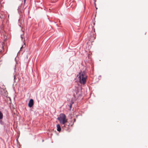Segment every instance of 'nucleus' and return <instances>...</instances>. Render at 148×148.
Here are the masks:
<instances>
[{
	"label": "nucleus",
	"instance_id": "obj_1",
	"mask_svg": "<svg viewBox=\"0 0 148 148\" xmlns=\"http://www.w3.org/2000/svg\"><path fill=\"white\" fill-rule=\"evenodd\" d=\"M77 76V77L79 76L78 78L80 83L83 85L85 84L88 77L86 71H84L83 72H79Z\"/></svg>",
	"mask_w": 148,
	"mask_h": 148
},
{
	"label": "nucleus",
	"instance_id": "obj_2",
	"mask_svg": "<svg viewBox=\"0 0 148 148\" xmlns=\"http://www.w3.org/2000/svg\"><path fill=\"white\" fill-rule=\"evenodd\" d=\"M58 119L60 123L63 125H64V126L65 123L67 121V120L66 119V116L64 114H60Z\"/></svg>",
	"mask_w": 148,
	"mask_h": 148
},
{
	"label": "nucleus",
	"instance_id": "obj_3",
	"mask_svg": "<svg viewBox=\"0 0 148 148\" xmlns=\"http://www.w3.org/2000/svg\"><path fill=\"white\" fill-rule=\"evenodd\" d=\"M34 104V100L33 99H31L29 100V103L28 106L29 107H31Z\"/></svg>",
	"mask_w": 148,
	"mask_h": 148
},
{
	"label": "nucleus",
	"instance_id": "obj_4",
	"mask_svg": "<svg viewBox=\"0 0 148 148\" xmlns=\"http://www.w3.org/2000/svg\"><path fill=\"white\" fill-rule=\"evenodd\" d=\"M3 113L0 111V123L1 124H3V122L2 121V119H3Z\"/></svg>",
	"mask_w": 148,
	"mask_h": 148
},
{
	"label": "nucleus",
	"instance_id": "obj_5",
	"mask_svg": "<svg viewBox=\"0 0 148 148\" xmlns=\"http://www.w3.org/2000/svg\"><path fill=\"white\" fill-rule=\"evenodd\" d=\"M57 130L59 132H60L61 130V127L58 124L57 125Z\"/></svg>",
	"mask_w": 148,
	"mask_h": 148
},
{
	"label": "nucleus",
	"instance_id": "obj_6",
	"mask_svg": "<svg viewBox=\"0 0 148 148\" xmlns=\"http://www.w3.org/2000/svg\"><path fill=\"white\" fill-rule=\"evenodd\" d=\"M78 92H79V91H78V90L77 89V90H76V94H77L78 93Z\"/></svg>",
	"mask_w": 148,
	"mask_h": 148
},
{
	"label": "nucleus",
	"instance_id": "obj_7",
	"mask_svg": "<svg viewBox=\"0 0 148 148\" xmlns=\"http://www.w3.org/2000/svg\"><path fill=\"white\" fill-rule=\"evenodd\" d=\"M70 5H71V6L73 5V4H72L71 3H70Z\"/></svg>",
	"mask_w": 148,
	"mask_h": 148
},
{
	"label": "nucleus",
	"instance_id": "obj_8",
	"mask_svg": "<svg viewBox=\"0 0 148 148\" xmlns=\"http://www.w3.org/2000/svg\"><path fill=\"white\" fill-rule=\"evenodd\" d=\"M73 120H74V122H75V119H74Z\"/></svg>",
	"mask_w": 148,
	"mask_h": 148
},
{
	"label": "nucleus",
	"instance_id": "obj_9",
	"mask_svg": "<svg viewBox=\"0 0 148 148\" xmlns=\"http://www.w3.org/2000/svg\"><path fill=\"white\" fill-rule=\"evenodd\" d=\"M73 95H74V97H75V93H74Z\"/></svg>",
	"mask_w": 148,
	"mask_h": 148
},
{
	"label": "nucleus",
	"instance_id": "obj_10",
	"mask_svg": "<svg viewBox=\"0 0 148 148\" xmlns=\"http://www.w3.org/2000/svg\"><path fill=\"white\" fill-rule=\"evenodd\" d=\"M71 105H72V104H71V105L70 107H71Z\"/></svg>",
	"mask_w": 148,
	"mask_h": 148
},
{
	"label": "nucleus",
	"instance_id": "obj_11",
	"mask_svg": "<svg viewBox=\"0 0 148 148\" xmlns=\"http://www.w3.org/2000/svg\"><path fill=\"white\" fill-rule=\"evenodd\" d=\"M75 3V2H73V3Z\"/></svg>",
	"mask_w": 148,
	"mask_h": 148
},
{
	"label": "nucleus",
	"instance_id": "obj_12",
	"mask_svg": "<svg viewBox=\"0 0 148 148\" xmlns=\"http://www.w3.org/2000/svg\"><path fill=\"white\" fill-rule=\"evenodd\" d=\"M25 0H24V2H25Z\"/></svg>",
	"mask_w": 148,
	"mask_h": 148
}]
</instances>
